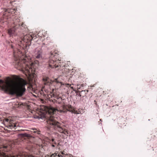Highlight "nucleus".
Returning <instances> with one entry per match:
<instances>
[{"mask_svg": "<svg viewBox=\"0 0 157 157\" xmlns=\"http://www.w3.org/2000/svg\"><path fill=\"white\" fill-rule=\"evenodd\" d=\"M51 144H52V146L53 147L57 146V143L56 142L54 139H52Z\"/></svg>", "mask_w": 157, "mask_h": 157, "instance_id": "obj_13", "label": "nucleus"}, {"mask_svg": "<svg viewBox=\"0 0 157 157\" xmlns=\"http://www.w3.org/2000/svg\"><path fill=\"white\" fill-rule=\"evenodd\" d=\"M59 52L57 50L51 51L50 53L49 65L52 68H56V70H63L65 67V64L61 62L59 58Z\"/></svg>", "mask_w": 157, "mask_h": 157, "instance_id": "obj_5", "label": "nucleus"}, {"mask_svg": "<svg viewBox=\"0 0 157 157\" xmlns=\"http://www.w3.org/2000/svg\"><path fill=\"white\" fill-rule=\"evenodd\" d=\"M16 12V11L14 9L8 10L5 12L4 15L5 17H8L7 19L11 18L13 21V26L16 28H18L21 26H23L24 24L23 22L19 18V17L18 18L17 15L15 14Z\"/></svg>", "mask_w": 157, "mask_h": 157, "instance_id": "obj_6", "label": "nucleus"}, {"mask_svg": "<svg viewBox=\"0 0 157 157\" xmlns=\"http://www.w3.org/2000/svg\"><path fill=\"white\" fill-rule=\"evenodd\" d=\"M40 32L38 34L31 33L25 35L21 39L20 43L16 45V48H14L15 44H10L11 48L13 49V53L14 57L13 64L16 68L19 70L21 71L25 74L29 81L32 80L35 74V69L38 66L39 62L38 60H35L32 62L31 57H27L26 55L22 54L20 50L21 45L20 44H23L24 46L27 47L31 44V42L32 39H35L37 37V36H40Z\"/></svg>", "mask_w": 157, "mask_h": 157, "instance_id": "obj_1", "label": "nucleus"}, {"mask_svg": "<svg viewBox=\"0 0 157 157\" xmlns=\"http://www.w3.org/2000/svg\"><path fill=\"white\" fill-rule=\"evenodd\" d=\"M33 131H32V132H33L34 133H37V134H39V131H38L36 129H33Z\"/></svg>", "mask_w": 157, "mask_h": 157, "instance_id": "obj_15", "label": "nucleus"}, {"mask_svg": "<svg viewBox=\"0 0 157 157\" xmlns=\"http://www.w3.org/2000/svg\"><path fill=\"white\" fill-rule=\"evenodd\" d=\"M67 86H69L70 87H71L72 89L73 90V87L71 86L72 85L71 84H67Z\"/></svg>", "mask_w": 157, "mask_h": 157, "instance_id": "obj_18", "label": "nucleus"}, {"mask_svg": "<svg viewBox=\"0 0 157 157\" xmlns=\"http://www.w3.org/2000/svg\"><path fill=\"white\" fill-rule=\"evenodd\" d=\"M72 113L76 114L79 113V111H78L77 110H76L75 109H74Z\"/></svg>", "mask_w": 157, "mask_h": 157, "instance_id": "obj_16", "label": "nucleus"}, {"mask_svg": "<svg viewBox=\"0 0 157 157\" xmlns=\"http://www.w3.org/2000/svg\"><path fill=\"white\" fill-rule=\"evenodd\" d=\"M43 81L45 86L43 87L42 90H44L45 92L48 94V99H50L51 98H54L57 99H59V100L62 101V98L59 97L58 95L51 92V89L49 87L50 85L52 83L59 84H60V86L63 85V82L59 81V78L55 79L52 81L48 77H45L43 78Z\"/></svg>", "mask_w": 157, "mask_h": 157, "instance_id": "obj_4", "label": "nucleus"}, {"mask_svg": "<svg viewBox=\"0 0 157 157\" xmlns=\"http://www.w3.org/2000/svg\"><path fill=\"white\" fill-rule=\"evenodd\" d=\"M3 123L6 127L8 129L16 130V131L19 130L18 128L20 127L19 123L16 122L11 118H5L3 120Z\"/></svg>", "mask_w": 157, "mask_h": 157, "instance_id": "obj_7", "label": "nucleus"}, {"mask_svg": "<svg viewBox=\"0 0 157 157\" xmlns=\"http://www.w3.org/2000/svg\"><path fill=\"white\" fill-rule=\"evenodd\" d=\"M33 56L36 59H40L42 58V51L40 49L36 50Z\"/></svg>", "mask_w": 157, "mask_h": 157, "instance_id": "obj_9", "label": "nucleus"}, {"mask_svg": "<svg viewBox=\"0 0 157 157\" xmlns=\"http://www.w3.org/2000/svg\"><path fill=\"white\" fill-rule=\"evenodd\" d=\"M0 157H34V156L31 155H28L26 153H23L22 154H20L18 155L10 157L6 156L4 153H3V155L2 156H0ZM46 157H61V152L59 153L55 152L51 155H47L46 156Z\"/></svg>", "mask_w": 157, "mask_h": 157, "instance_id": "obj_8", "label": "nucleus"}, {"mask_svg": "<svg viewBox=\"0 0 157 157\" xmlns=\"http://www.w3.org/2000/svg\"><path fill=\"white\" fill-rule=\"evenodd\" d=\"M78 92H79V96L80 97H83L85 96L86 94H87V93L88 92V90H82L80 92L78 91Z\"/></svg>", "mask_w": 157, "mask_h": 157, "instance_id": "obj_12", "label": "nucleus"}, {"mask_svg": "<svg viewBox=\"0 0 157 157\" xmlns=\"http://www.w3.org/2000/svg\"><path fill=\"white\" fill-rule=\"evenodd\" d=\"M49 100L50 101H51L52 102H53L54 103H55L56 102H57L56 100L55 99H50Z\"/></svg>", "mask_w": 157, "mask_h": 157, "instance_id": "obj_17", "label": "nucleus"}, {"mask_svg": "<svg viewBox=\"0 0 157 157\" xmlns=\"http://www.w3.org/2000/svg\"><path fill=\"white\" fill-rule=\"evenodd\" d=\"M17 29L13 26L8 30V33L10 36H15L17 35Z\"/></svg>", "mask_w": 157, "mask_h": 157, "instance_id": "obj_10", "label": "nucleus"}, {"mask_svg": "<svg viewBox=\"0 0 157 157\" xmlns=\"http://www.w3.org/2000/svg\"><path fill=\"white\" fill-rule=\"evenodd\" d=\"M74 109V108L71 105H68L66 106L63 105L58 108H54L52 106H49L48 111L49 118L47 121L48 128L50 129H51V128H52L61 133L67 135L68 132L67 130L61 126V124L56 121L57 118L54 117L52 115H54L56 112L65 113L67 111L72 113Z\"/></svg>", "mask_w": 157, "mask_h": 157, "instance_id": "obj_3", "label": "nucleus"}, {"mask_svg": "<svg viewBox=\"0 0 157 157\" xmlns=\"http://www.w3.org/2000/svg\"><path fill=\"white\" fill-rule=\"evenodd\" d=\"M11 147V146L10 145H3L1 146L0 145V151H9Z\"/></svg>", "mask_w": 157, "mask_h": 157, "instance_id": "obj_11", "label": "nucleus"}, {"mask_svg": "<svg viewBox=\"0 0 157 157\" xmlns=\"http://www.w3.org/2000/svg\"><path fill=\"white\" fill-rule=\"evenodd\" d=\"M22 136L24 137L27 138L28 139H30L32 137V136H31L30 134L27 133L23 134H22Z\"/></svg>", "mask_w": 157, "mask_h": 157, "instance_id": "obj_14", "label": "nucleus"}, {"mask_svg": "<svg viewBox=\"0 0 157 157\" xmlns=\"http://www.w3.org/2000/svg\"><path fill=\"white\" fill-rule=\"evenodd\" d=\"M13 79L8 77L5 81L0 79V89L9 93L11 95H16L21 97L24 94L26 89L25 86L26 82L19 76L13 75Z\"/></svg>", "mask_w": 157, "mask_h": 157, "instance_id": "obj_2", "label": "nucleus"}]
</instances>
